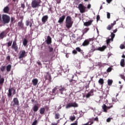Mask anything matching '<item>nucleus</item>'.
Segmentation results:
<instances>
[{"instance_id": "9b49d317", "label": "nucleus", "mask_w": 125, "mask_h": 125, "mask_svg": "<svg viewBox=\"0 0 125 125\" xmlns=\"http://www.w3.org/2000/svg\"><path fill=\"white\" fill-rule=\"evenodd\" d=\"M7 32L6 30L2 31L1 33H0V40H3L4 38H6V35L7 34Z\"/></svg>"}, {"instance_id": "20e7f679", "label": "nucleus", "mask_w": 125, "mask_h": 125, "mask_svg": "<svg viewBox=\"0 0 125 125\" xmlns=\"http://www.w3.org/2000/svg\"><path fill=\"white\" fill-rule=\"evenodd\" d=\"M78 9L80 10V13H84L86 12V7L84 6L83 4L80 3L78 5Z\"/></svg>"}, {"instance_id": "680f3d73", "label": "nucleus", "mask_w": 125, "mask_h": 125, "mask_svg": "<svg viewBox=\"0 0 125 125\" xmlns=\"http://www.w3.org/2000/svg\"><path fill=\"white\" fill-rule=\"evenodd\" d=\"M37 63L39 65V66H42V63L41 62H40V61L37 62Z\"/></svg>"}, {"instance_id": "412c9836", "label": "nucleus", "mask_w": 125, "mask_h": 125, "mask_svg": "<svg viewBox=\"0 0 125 125\" xmlns=\"http://www.w3.org/2000/svg\"><path fill=\"white\" fill-rule=\"evenodd\" d=\"M106 48H107V46L106 45H103L102 47H100L97 48L96 50H99V51H104Z\"/></svg>"}, {"instance_id": "4be33fe9", "label": "nucleus", "mask_w": 125, "mask_h": 125, "mask_svg": "<svg viewBox=\"0 0 125 125\" xmlns=\"http://www.w3.org/2000/svg\"><path fill=\"white\" fill-rule=\"evenodd\" d=\"M47 44H50L52 42L51 37L49 36H47V40L46 41Z\"/></svg>"}, {"instance_id": "0e129e2a", "label": "nucleus", "mask_w": 125, "mask_h": 125, "mask_svg": "<svg viewBox=\"0 0 125 125\" xmlns=\"http://www.w3.org/2000/svg\"><path fill=\"white\" fill-rule=\"evenodd\" d=\"M57 3L59 4V3H61V0H56Z\"/></svg>"}, {"instance_id": "4d7b16f0", "label": "nucleus", "mask_w": 125, "mask_h": 125, "mask_svg": "<svg viewBox=\"0 0 125 125\" xmlns=\"http://www.w3.org/2000/svg\"><path fill=\"white\" fill-rule=\"evenodd\" d=\"M111 108H113V105L112 104H111L110 106H107L106 109L107 110H109V109H111Z\"/></svg>"}, {"instance_id": "ddd939ff", "label": "nucleus", "mask_w": 125, "mask_h": 125, "mask_svg": "<svg viewBox=\"0 0 125 125\" xmlns=\"http://www.w3.org/2000/svg\"><path fill=\"white\" fill-rule=\"evenodd\" d=\"M47 20H48V16L45 15L42 17V22L43 24H45L47 22Z\"/></svg>"}, {"instance_id": "6ab92c4d", "label": "nucleus", "mask_w": 125, "mask_h": 125, "mask_svg": "<svg viewBox=\"0 0 125 125\" xmlns=\"http://www.w3.org/2000/svg\"><path fill=\"white\" fill-rule=\"evenodd\" d=\"M93 92H94V91H93V89H91L90 91L86 95V98H89L90 96H93L94 95Z\"/></svg>"}, {"instance_id": "37998d69", "label": "nucleus", "mask_w": 125, "mask_h": 125, "mask_svg": "<svg viewBox=\"0 0 125 125\" xmlns=\"http://www.w3.org/2000/svg\"><path fill=\"white\" fill-rule=\"evenodd\" d=\"M48 47L49 48V52H52V51H53V48H52V47L48 46Z\"/></svg>"}, {"instance_id": "13d9d810", "label": "nucleus", "mask_w": 125, "mask_h": 125, "mask_svg": "<svg viewBox=\"0 0 125 125\" xmlns=\"http://www.w3.org/2000/svg\"><path fill=\"white\" fill-rule=\"evenodd\" d=\"M21 7H22V8H23V9H24V8H25V4L21 3Z\"/></svg>"}, {"instance_id": "6e6552de", "label": "nucleus", "mask_w": 125, "mask_h": 125, "mask_svg": "<svg viewBox=\"0 0 125 125\" xmlns=\"http://www.w3.org/2000/svg\"><path fill=\"white\" fill-rule=\"evenodd\" d=\"M71 107H78V104H77L76 102L71 103L68 104L66 106V109H69V108H71Z\"/></svg>"}, {"instance_id": "338daca9", "label": "nucleus", "mask_w": 125, "mask_h": 125, "mask_svg": "<svg viewBox=\"0 0 125 125\" xmlns=\"http://www.w3.org/2000/svg\"><path fill=\"white\" fill-rule=\"evenodd\" d=\"M113 0H106L107 3H110Z\"/></svg>"}, {"instance_id": "6e6d98bb", "label": "nucleus", "mask_w": 125, "mask_h": 125, "mask_svg": "<svg viewBox=\"0 0 125 125\" xmlns=\"http://www.w3.org/2000/svg\"><path fill=\"white\" fill-rule=\"evenodd\" d=\"M6 59L8 60V61H10V56H7Z\"/></svg>"}, {"instance_id": "a19ab883", "label": "nucleus", "mask_w": 125, "mask_h": 125, "mask_svg": "<svg viewBox=\"0 0 125 125\" xmlns=\"http://www.w3.org/2000/svg\"><path fill=\"white\" fill-rule=\"evenodd\" d=\"M89 30V28H85L83 30V32L84 34H86V33H87V32H88Z\"/></svg>"}, {"instance_id": "79ce46f5", "label": "nucleus", "mask_w": 125, "mask_h": 125, "mask_svg": "<svg viewBox=\"0 0 125 125\" xmlns=\"http://www.w3.org/2000/svg\"><path fill=\"white\" fill-rule=\"evenodd\" d=\"M76 50L77 51H78V52H82V51H83V50H82V49H81V48H80V47H76Z\"/></svg>"}, {"instance_id": "f03ea898", "label": "nucleus", "mask_w": 125, "mask_h": 125, "mask_svg": "<svg viewBox=\"0 0 125 125\" xmlns=\"http://www.w3.org/2000/svg\"><path fill=\"white\" fill-rule=\"evenodd\" d=\"M2 20L3 24H8L10 22V17L7 15L3 14L2 16Z\"/></svg>"}, {"instance_id": "bf43d9fd", "label": "nucleus", "mask_w": 125, "mask_h": 125, "mask_svg": "<svg viewBox=\"0 0 125 125\" xmlns=\"http://www.w3.org/2000/svg\"><path fill=\"white\" fill-rule=\"evenodd\" d=\"M111 118H108L107 119L106 122H107V123H110V122H111Z\"/></svg>"}, {"instance_id": "864d4df0", "label": "nucleus", "mask_w": 125, "mask_h": 125, "mask_svg": "<svg viewBox=\"0 0 125 125\" xmlns=\"http://www.w3.org/2000/svg\"><path fill=\"white\" fill-rule=\"evenodd\" d=\"M72 53H73V54H78V52L77 51V50H73Z\"/></svg>"}, {"instance_id": "58836bf2", "label": "nucleus", "mask_w": 125, "mask_h": 125, "mask_svg": "<svg viewBox=\"0 0 125 125\" xmlns=\"http://www.w3.org/2000/svg\"><path fill=\"white\" fill-rule=\"evenodd\" d=\"M119 77H120V78H121V79H122L123 80H124L125 81V74H120L119 75Z\"/></svg>"}, {"instance_id": "1a4fd4ad", "label": "nucleus", "mask_w": 125, "mask_h": 125, "mask_svg": "<svg viewBox=\"0 0 125 125\" xmlns=\"http://www.w3.org/2000/svg\"><path fill=\"white\" fill-rule=\"evenodd\" d=\"M44 78L45 79V81L48 80L49 82H51V75L49 73V72H47L46 73V75H44Z\"/></svg>"}, {"instance_id": "69168bd1", "label": "nucleus", "mask_w": 125, "mask_h": 125, "mask_svg": "<svg viewBox=\"0 0 125 125\" xmlns=\"http://www.w3.org/2000/svg\"><path fill=\"white\" fill-rule=\"evenodd\" d=\"M88 87H89V83L85 86V88H86V89H87V88H88Z\"/></svg>"}, {"instance_id": "de8ad7c7", "label": "nucleus", "mask_w": 125, "mask_h": 125, "mask_svg": "<svg viewBox=\"0 0 125 125\" xmlns=\"http://www.w3.org/2000/svg\"><path fill=\"white\" fill-rule=\"evenodd\" d=\"M96 19H97V22H98L100 20V16H99V15L97 16Z\"/></svg>"}, {"instance_id": "774afa93", "label": "nucleus", "mask_w": 125, "mask_h": 125, "mask_svg": "<svg viewBox=\"0 0 125 125\" xmlns=\"http://www.w3.org/2000/svg\"><path fill=\"white\" fill-rule=\"evenodd\" d=\"M118 31V29H116L115 30H113V34H115L116 33H117V32Z\"/></svg>"}, {"instance_id": "2eb2a0df", "label": "nucleus", "mask_w": 125, "mask_h": 125, "mask_svg": "<svg viewBox=\"0 0 125 125\" xmlns=\"http://www.w3.org/2000/svg\"><path fill=\"white\" fill-rule=\"evenodd\" d=\"M116 21H113V23L108 25L106 27L107 30H108L109 31H110V30H112V28H113L115 25H116Z\"/></svg>"}, {"instance_id": "c9c22d12", "label": "nucleus", "mask_w": 125, "mask_h": 125, "mask_svg": "<svg viewBox=\"0 0 125 125\" xmlns=\"http://www.w3.org/2000/svg\"><path fill=\"white\" fill-rule=\"evenodd\" d=\"M5 68H6V66L5 65H2L0 67V70L2 72H4V71H5Z\"/></svg>"}, {"instance_id": "bb28decb", "label": "nucleus", "mask_w": 125, "mask_h": 125, "mask_svg": "<svg viewBox=\"0 0 125 125\" xmlns=\"http://www.w3.org/2000/svg\"><path fill=\"white\" fill-rule=\"evenodd\" d=\"M22 44L24 45V46H27V45L28 44V40L26 38H24L22 41Z\"/></svg>"}, {"instance_id": "f257e3e1", "label": "nucleus", "mask_w": 125, "mask_h": 125, "mask_svg": "<svg viewBox=\"0 0 125 125\" xmlns=\"http://www.w3.org/2000/svg\"><path fill=\"white\" fill-rule=\"evenodd\" d=\"M73 26V21H72V18L70 16H67L65 19V26L67 29L72 28Z\"/></svg>"}, {"instance_id": "9d476101", "label": "nucleus", "mask_w": 125, "mask_h": 125, "mask_svg": "<svg viewBox=\"0 0 125 125\" xmlns=\"http://www.w3.org/2000/svg\"><path fill=\"white\" fill-rule=\"evenodd\" d=\"M115 36H116V35L113 33H111V35L110 36V37H111V39H108L106 40V44H109L110 43V42H111V41H112V42H113V41L114 40V38H115Z\"/></svg>"}, {"instance_id": "c85d7f7f", "label": "nucleus", "mask_w": 125, "mask_h": 125, "mask_svg": "<svg viewBox=\"0 0 125 125\" xmlns=\"http://www.w3.org/2000/svg\"><path fill=\"white\" fill-rule=\"evenodd\" d=\"M39 111L41 115H43L44 112H45V108H44V107H42L40 108Z\"/></svg>"}, {"instance_id": "aec40b11", "label": "nucleus", "mask_w": 125, "mask_h": 125, "mask_svg": "<svg viewBox=\"0 0 125 125\" xmlns=\"http://www.w3.org/2000/svg\"><path fill=\"white\" fill-rule=\"evenodd\" d=\"M61 94H63V92L66 90V87L63 86H61L58 88Z\"/></svg>"}, {"instance_id": "393cba45", "label": "nucleus", "mask_w": 125, "mask_h": 125, "mask_svg": "<svg viewBox=\"0 0 125 125\" xmlns=\"http://www.w3.org/2000/svg\"><path fill=\"white\" fill-rule=\"evenodd\" d=\"M18 25L20 29H23L24 28V24L21 21H19L18 23Z\"/></svg>"}, {"instance_id": "f3484780", "label": "nucleus", "mask_w": 125, "mask_h": 125, "mask_svg": "<svg viewBox=\"0 0 125 125\" xmlns=\"http://www.w3.org/2000/svg\"><path fill=\"white\" fill-rule=\"evenodd\" d=\"M92 22H93V20H90L88 21L84 22L83 25L84 26H85V27H88L91 25V24H92Z\"/></svg>"}, {"instance_id": "052dcab7", "label": "nucleus", "mask_w": 125, "mask_h": 125, "mask_svg": "<svg viewBox=\"0 0 125 125\" xmlns=\"http://www.w3.org/2000/svg\"><path fill=\"white\" fill-rule=\"evenodd\" d=\"M91 8V5L90 4H88L87 6V8H88V9H89Z\"/></svg>"}, {"instance_id": "423d86ee", "label": "nucleus", "mask_w": 125, "mask_h": 125, "mask_svg": "<svg viewBox=\"0 0 125 125\" xmlns=\"http://www.w3.org/2000/svg\"><path fill=\"white\" fill-rule=\"evenodd\" d=\"M11 47L12 49H14L15 51H16V52L18 51V45H17L16 41H13Z\"/></svg>"}, {"instance_id": "e2e57ef3", "label": "nucleus", "mask_w": 125, "mask_h": 125, "mask_svg": "<svg viewBox=\"0 0 125 125\" xmlns=\"http://www.w3.org/2000/svg\"><path fill=\"white\" fill-rule=\"evenodd\" d=\"M94 121H96V122H99V119H98V117H96L94 119Z\"/></svg>"}, {"instance_id": "dca6fc26", "label": "nucleus", "mask_w": 125, "mask_h": 125, "mask_svg": "<svg viewBox=\"0 0 125 125\" xmlns=\"http://www.w3.org/2000/svg\"><path fill=\"white\" fill-rule=\"evenodd\" d=\"M91 41V39H87L85 40L84 42L83 43L82 45L83 46H87L89 44V42H90V41Z\"/></svg>"}, {"instance_id": "5701e85b", "label": "nucleus", "mask_w": 125, "mask_h": 125, "mask_svg": "<svg viewBox=\"0 0 125 125\" xmlns=\"http://www.w3.org/2000/svg\"><path fill=\"white\" fill-rule=\"evenodd\" d=\"M12 91H13V88H9L8 93L7 94L8 97H11L12 95Z\"/></svg>"}, {"instance_id": "2f4dec72", "label": "nucleus", "mask_w": 125, "mask_h": 125, "mask_svg": "<svg viewBox=\"0 0 125 125\" xmlns=\"http://www.w3.org/2000/svg\"><path fill=\"white\" fill-rule=\"evenodd\" d=\"M125 59H122L121 60V62H120V65L121 66V67H125Z\"/></svg>"}, {"instance_id": "8fccbe9b", "label": "nucleus", "mask_w": 125, "mask_h": 125, "mask_svg": "<svg viewBox=\"0 0 125 125\" xmlns=\"http://www.w3.org/2000/svg\"><path fill=\"white\" fill-rule=\"evenodd\" d=\"M120 48L121 49H124V48H125V46L124 44H121L120 45Z\"/></svg>"}, {"instance_id": "c756f323", "label": "nucleus", "mask_w": 125, "mask_h": 125, "mask_svg": "<svg viewBox=\"0 0 125 125\" xmlns=\"http://www.w3.org/2000/svg\"><path fill=\"white\" fill-rule=\"evenodd\" d=\"M6 69V71H7V72H8V73L10 72V71H11V64H8V65H7Z\"/></svg>"}, {"instance_id": "473e14b6", "label": "nucleus", "mask_w": 125, "mask_h": 125, "mask_svg": "<svg viewBox=\"0 0 125 125\" xmlns=\"http://www.w3.org/2000/svg\"><path fill=\"white\" fill-rule=\"evenodd\" d=\"M102 109H103L104 112H105V113H107V105H106V104H103V105L102 106Z\"/></svg>"}, {"instance_id": "3c124183", "label": "nucleus", "mask_w": 125, "mask_h": 125, "mask_svg": "<svg viewBox=\"0 0 125 125\" xmlns=\"http://www.w3.org/2000/svg\"><path fill=\"white\" fill-rule=\"evenodd\" d=\"M30 23H32V22L29 21H26V26H29L30 25Z\"/></svg>"}, {"instance_id": "f704fd0d", "label": "nucleus", "mask_w": 125, "mask_h": 125, "mask_svg": "<svg viewBox=\"0 0 125 125\" xmlns=\"http://www.w3.org/2000/svg\"><path fill=\"white\" fill-rule=\"evenodd\" d=\"M107 83L108 85L110 86V85H112V83H113V80L108 79L107 81Z\"/></svg>"}, {"instance_id": "7ed1b4c3", "label": "nucleus", "mask_w": 125, "mask_h": 125, "mask_svg": "<svg viewBox=\"0 0 125 125\" xmlns=\"http://www.w3.org/2000/svg\"><path fill=\"white\" fill-rule=\"evenodd\" d=\"M41 0H33L31 2V7L32 8H37L40 6Z\"/></svg>"}, {"instance_id": "4468645a", "label": "nucleus", "mask_w": 125, "mask_h": 125, "mask_svg": "<svg viewBox=\"0 0 125 125\" xmlns=\"http://www.w3.org/2000/svg\"><path fill=\"white\" fill-rule=\"evenodd\" d=\"M65 18H66V16L62 15V17H60L59 21H58L59 24H63L64 22V20H65Z\"/></svg>"}, {"instance_id": "a878e982", "label": "nucleus", "mask_w": 125, "mask_h": 125, "mask_svg": "<svg viewBox=\"0 0 125 125\" xmlns=\"http://www.w3.org/2000/svg\"><path fill=\"white\" fill-rule=\"evenodd\" d=\"M32 82L33 85L36 86L37 85V84H38V83H39V80H38L37 79H33Z\"/></svg>"}, {"instance_id": "cd10ccee", "label": "nucleus", "mask_w": 125, "mask_h": 125, "mask_svg": "<svg viewBox=\"0 0 125 125\" xmlns=\"http://www.w3.org/2000/svg\"><path fill=\"white\" fill-rule=\"evenodd\" d=\"M33 110L34 112H38L39 110V105L37 104H34L33 107Z\"/></svg>"}, {"instance_id": "4c0bfd02", "label": "nucleus", "mask_w": 125, "mask_h": 125, "mask_svg": "<svg viewBox=\"0 0 125 125\" xmlns=\"http://www.w3.org/2000/svg\"><path fill=\"white\" fill-rule=\"evenodd\" d=\"M7 47H9L11 46V45L12 44V40L9 41L7 43Z\"/></svg>"}, {"instance_id": "5fc2aeb1", "label": "nucleus", "mask_w": 125, "mask_h": 125, "mask_svg": "<svg viewBox=\"0 0 125 125\" xmlns=\"http://www.w3.org/2000/svg\"><path fill=\"white\" fill-rule=\"evenodd\" d=\"M98 65L99 67H102L103 66V64H102V62H99L98 63Z\"/></svg>"}, {"instance_id": "72a5a7b5", "label": "nucleus", "mask_w": 125, "mask_h": 125, "mask_svg": "<svg viewBox=\"0 0 125 125\" xmlns=\"http://www.w3.org/2000/svg\"><path fill=\"white\" fill-rule=\"evenodd\" d=\"M4 83V78H1L0 79V85H3Z\"/></svg>"}, {"instance_id": "c03bdc74", "label": "nucleus", "mask_w": 125, "mask_h": 125, "mask_svg": "<svg viewBox=\"0 0 125 125\" xmlns=\"http://www.w3.org/2000/svg\"><path fill=\"white\" fill-rule=\"evenodd\" d=\"M112 70V67H108L107 69L106 70L107 73H110Z\"/></svg>"}, {"instance_id": "603ef678", "label": "nucleus", "mask_w": 125, "mask_h": 125, "mask_svg": "<svg viewBox=\"0 0 125 125\" xmlns=\"http://www.w3.org/2000/svg\"><path fill=\"white\" fill-rule=\"evenodd\" d=\"M70 125H78V120H76L74 123H72Z\"/></svg>"}, {"instance_id": "39448f33", "label": "nucleus", "mask_w": 125, "mask_h": 125, "mask_svg": "<svg viewBox=\"0 0 125 125\" xmlns=\"http://www.w3.org/2000/svg\"><path fill=\"white\" fill-rule=\"evenodd\" d=\"M26 56H27L26 51H25V50H21L20 52L19 59H22V58H24V57H26Z\"/></svg>"}, {"instance_id": "b1692460", "label": "nucleus", "mask_w": 125, "mask_h": 125, "mask_svg": "<svg viewBox=\"0 0 125 125\" xmlns=\"http://www.w3.org/2000/svg\"><path fill=\"white\" fill-rule=\"evenodd\" d=\"M10 8L8 6L5 7L3 10L4 13H8L9 12Z\"/></svg>"}, {"instance_id": "0eeeda50", "label": "nucleus", "mask_w": 125, "mask_h": 125, "mask_svg": "<svg viewBox=\"0 0 125 125\" xmlns=\"http://www.w3.org/2000/svg\"><path fill=\"white\" fill-rule=\"evenodd\" d=\"M44 62H48L49 61V54L48 52L45 53V56L42 58Z\"/></svg>"}, {"instance_id": "a18cd8bd", "label": "nucleus", "mask_w": 125, "mask_h": 125, "mask_svg": "<svg viewBox=\"0 0 125 125\" xmlns=\"http://www.w3.org/2000/svg\"><path fill=\"white\" fill-rule=\"evenodd\" d=\"M59 116H60L59 113H56L55 117V119H56L57 120H58V119H59Z\"/></svg>"}, {"instance_id": "49530a36", "label": "nucleus", "mask_w": 125, "mask_h": 125, "mask_svg": "<svg viewBox=\"0 0 125 125\" xmlns=\"http://www.w3.org/2000/svg\"><path fill=\"white\" fill-rule=\"evenodd\" d=\"M38 125V120L34 121L32 124V125Z\"/></svg>"}, {"instance_id": "ea45409f", "label": "nucleus", "mask_w": 125, "mask_h": 125, "mask_svg": "<svg viewBox=\"0 0 125 125\" xmlns=\"http://www.w3.org/2000/svg\"><path fill=\"white\" fill-rule=\"evenodd\" d=\"M57 89H58V86H56L54 89H53L52 93H54V94L56 93V90H57Z\"/></svg>"}, {"instance_id": "7c9ffc66", "label": "nucleus", "mask_w": 125, "mask_h": 125, "mask_svg": "<svg viewBox=\"0 0 125 125\" xmlns=\"http://www.w3.org/2000/svg\"><path fill=\"white\" fill-rule=\"evenodd\" d=\"M99 83L101 84V85H103L104 84V80L102 78H100L98 81Z\"/></svg>"}, {"instance_id": "e433bc0d", "label": "nucleus", "mask_w": 125, "mask_h": 125, "mask_svg": "<svg viewBox=\"0 0 125 125\" xmlns=\"http://www.w3.org/2000/svg\"><path fill=\"white\" fill-rule=\"evenodd\" d=\"M69 119L71 120L72 122H73L76 120V116H75V115L71 116L69 118Z\"/></svg>"}, {"instance_id": "f8f14e48", "label": "nucleus", "mask_w": 125, "mask_h": 125, "mask_svg": "<svg viewBox=\"0 0 125 125\" xmlns=\"http://www.w3.org/2000/svg\"><path fill=\"white\" fill-rule=\"evenodd\" d=\"M70 76H71L72 79H70L69 82L70 84H71L72 85H75V84L77 83V81L73 79H74V75H70Z\"/></svg>"}, {"instance_id": "a211bd4d", "label": "nucleus", "mask_w": 125, "mask_h": 125, "mask_svg": "<svg viewBox=\"0 0 125 125\" xmlns=\"http://www.w3.org/2000/svg\"><path fill=\"white\" fill-rule=\"evenodd\" d=\"M14 104H13V106L14 107L15 105L18 106L19 105V101L17 98H14L13 99Z\"/></svg>"}, {"instance_id": "09e8293b", "label": "nucleus", "mask_w": 125, "mask_h": 125, "mask_svg": "<svg viewBox=\"0 0 125 125\" xmlns=\"http://www.w3.org/2000/svg\"><path fill=\"white\" fill-rule=\"evenodd\" d=\"M110 16H111V14H110V13L107 12V18H108V19H110Z\"/></svg>"}]
</instances>
